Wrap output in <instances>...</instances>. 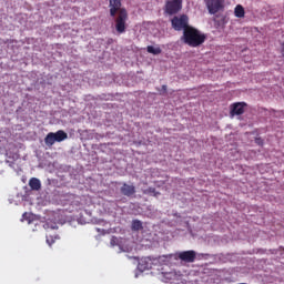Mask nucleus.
<instances>
[{
	"label": "nucleus",
	"mask_w": 284,
	"mask_h": 284,
	"mask_svg": "<svg viewBox=\"0 0 284 284\" xmlns=\"http://www.w3.org/2000/svg\"><path fill=\"white\" fill-rule=\"evenodd\" d=\"M121 1L122 0H109L110 17H115L114 28L116 34H125V32H128V10L121 8Z\"/></svg>",
	"instance_id": "1"
},
{
	"label": "nucleus",
	"mask_w": 284,
	"mask_h": 284,
	"mask_svg": "<svg viewBox=\"0 0 284 284\" xmlns=\"http://www.w3.org/2000/svg\"><path fill=\"white\" fill-rule=\"evenodd\" d=\"M255 143H257V145H263V140L261 138H257L255 140Z\"/></svg>",
	"instance_id": "19"
},
{
	"label": "nucleus",
	"mask_w": 284,
	"mask_h": 284,
	"mask_svg": "<svg viewBox=\"0 0 284 284\" xmlns=\"http://www.w3.org/2000/svg\"><path fill=\"white\" fill-rule=\"evenodd\" d=\"M146 52H149V54L158 55V54H161V52H163V50H161V47L148 45Z\"/></svg>",
	"instance_id": "14"
},
{
	"label": "nucleus",
	"mask_w": 284,
	"mask_h": 284,
	"mask_svg": "<svg viewBox=\"0 0 284 284\" xmlns=\"http://www.w3.org/2000/svg\"><path fill=\"white\" fill-rule=\"evenodd\" d=\"M178 258L184 263H194L196 261V252L194 251H183L178 254Z\"/></svg>",
	"instance_id": "6"
},
{
	"label": "nucleus",
	"mask_w": 284,
	"mask_h": 284,
	"mask_svg": "<svg viewBox=\"0 0 284 284\" xmlns=\"http://www.w3.org/2000/svg\"><path fill=\"white\" fill-rule=\"evenodd\" d=\"M120 192L123 196H134V194H136V187L132 184L123 183L120 187Z\"/></svg>",
	"instance_id": "7"
},
{
	"label": "nucleus",
	"mask_w": 284,
	"mask_h": 284,
	"mask_svg": "<svg viewBox=\"0 0 284 284\" xmlns=\"http://www.w3.org/2000/svg\"><path fill=\"white\" fill-rule=\"evenodd\" d=\"M26 216H28V213H23L22 217L26 219Z\"/></svg>",
	"instance_id": "21"
},
{
	"label": "nucleus",
	"mask_w": 284,
	"mask_h": 284,
	"mask_svg": "<svg viewBox=\"0 0 284 284\" xmlns=\"http://www.w3.org/2000/svg\"><path fill=\"white\" fill-rule=\"evenodd\" d=\"M245 102H236L231 105V114L241 115L245 112Z\"/></svg>",
	"instance_id": "8"
},
{
	"label": "nucleus",
	"mask_w": 284,
	"mask_h": 284,
	"mask_svg": "<svg viewBox=\"0 0 284 284\" xmlns=\"http://www.w3.org/2000/svg\"><path fill=\"white\" fill-rule=\"evenodd\" d=\"M29 186L31 187V190H34V191L41 190V180L37 178H31L29 180Z\"/></svg>",
	"instance_id": "10"
},
{
	"label": "nucleus",
	"mask_w": 284,
	"mask_h": 284,
	"mask_svg": "<svg viewBox=\"0 0 284 284\" xmlns=\"http://www.w3.org/2000/svg\"><path fill=\"white\" fill-rule=\"evenodd\" d=\"M206 39L207 36L194 27L184 29L182 36L183 43L190 48H199L200 45H203Z\"/></svg>",
	"instance_id": "2"
},
{
	"label": "nucleus",
	"mask_w": 284,
	"mask_h": 284,
	"mask_svg": "<svg viewBox=\"0 0 284 284\" xmlns=\"http://www.w3.org/2000/svg\"><path fill=\"white\" fill-rule=\"evenodd\" d=\"M132 232H140V230H143V222L140 220H133L131 224Z\"/></svg>",
	"instance_id": "13"
},
{
	"label": "nucleus",
	"mask_w": 284,
	"mask_h": 284,
	"mask_svg": "<svg viewBox=\"0 0 284 284\" xmlns=\"http://www.w3.org/2000/svg\"><path fill=\"white\" fill-rule=\"evenodd\" d=\"M190 19L187 18V16L182 14L180 17H174L171 20L172 23V28L175 29L178 32H181V30H183V32H185V30H187V28H191L187 23H189Z\"/></svg>",
	"instance_id": "3"
},
{
	"label": "nucleus",
	"mask_w": 284,
	"mask_h": 284,
	"mask_svg": "<svg viewBox=\"0 0 284 284\" xmlns=\"http://www.w3.org/2000/svg\"><path fill=\"white\" fill-rule=\"evenodd\" d=\"M234 14L237 19H243L245 17V8H243L241 4H237L234 9Z\"/></svg>",
	"instance_id": "11"
},
{
	"label": "nucleus",
	"mask_w": 284,
	"mask_h": 284,
	"mask_svg": "<svg viewBox=\"0 0 284 284\" xmlns=\"http://www.w3.org/2000/svg\"><path fill=\"white\" fill-rule=\"evenodd\" d=\"M163 92H168V85H162Z\"/></svg>",
	"instance_id": "20"
},
{
	"label": "nucleus",
	"mask_w": 284,
	"mask_h": 284,
	"mask_svg": "<svg viewBox=\"0 0 284 284\" xmlns=\"http://www.w3.org/2000/svg\"><path fill=\"white\" fill-rule=\"evenodd\" d=\"M44 143L45 145H48V148H52V145L57 143V140H54L53 132L47 134V136L44 138Z\"/></svg>",
	"instance_id": "12"
},
{
	"label": "nucleus",
	"mask_w": 284,
	"mask_h": 284,
	"mask_svg": "<svg viewBox=\"0 0 284 284\" xmlns=\"http://www.w3.org/2000/svg\"><path fill=\"white\" fill-rule=\"evenodd\" d=\"M210 14H216L220 10H223V0H204Z\"/></svg>",
	"instance_id": "5"
},
{
	"label": "nucleus",
	"mask_w": 284,
	"mask_h": 284,
	"mask_svg": "<svg viewBox=\"0 0 284 284\" xmlns=\"http://www.w3.org/2000/svg\"><path fill=\"white\" fill-rule=\"evenodd\" d=\"M57 239H59V236L47 235L48 245H52Z\"/></svg>",
	"instance_id": "17"
},
{
	"label": "nucleus",
	"mask_w": 284,
	"mask_h": 284,
	"mask_svg": "<svg viewBox=\"0 0 284 284\" xmlns=\"http://www.w3.org/2000/svg\"><path fill=\"white\" fill-rule=\"evenodd\" d=\"M110 245L114 247V245H119V239L116 236H112L110 241Z\"/></svg>",
	"instance_id": "18"
},
{
	"label": "nucleus",
	"mask_w": 284,
	"mask_h": 284,
	"mask_svg": "<svg viewBox=\"0 0 284 284\" xmlns=\"http://www.w3.org/2000/svg\"><path fill=\"white\" fill-rule=\"evenodd\" d=\"M143 194H148L149 196H161V193L156 191V189L154 187H149L146 190L143 191Z\"/></svg>",
	"instance_id": "15"
},
{
	"label": "nucleus",
	"mask_w": 284,
	"mask_h": 284,
	"mask_svg": "<svg viewBox=\"0 0 284 284\" xmlns=\"http://www.w3.org/2000/svg\"><path fill=\"white\" fill-rule=\"evenodd\" d=\"M139 267L140 270H150V264H148V261L145 260H142L140 263H139Z\"/></svg>",
	"instance_id": "16"
},
{
	"label": "nucleus",
	"mask_w": 284,
	"mask_h": 284,
	"mask_svg": "<svg viewBox=\"0 0 284 284\" xmlns=\"http://www.w3.org/2000/svg\"><path fill=\"white\" fill-rule=\"evenodd\" d=\"M183 9V0H166L164 11L166 14H178Z\"/></svg>",
	"instance_id": "4"
},
{
	"label": "nucleus",
	"mask_w": 284,
	"mask_h": 284,
	"mask_svg": "<svg viewBox=\"0 0 284 284\" xmlns=\"http://www.w3.org/2000/svg\"><path fill=\"white\" fill-rule=\"evenodd\" d=\"M53 139L57 143H61L62 141H65L68 139V133L63 130H59L55 133L53 132Z\"/></svg>",
	"instance_id": "9"
}]
</instances>
